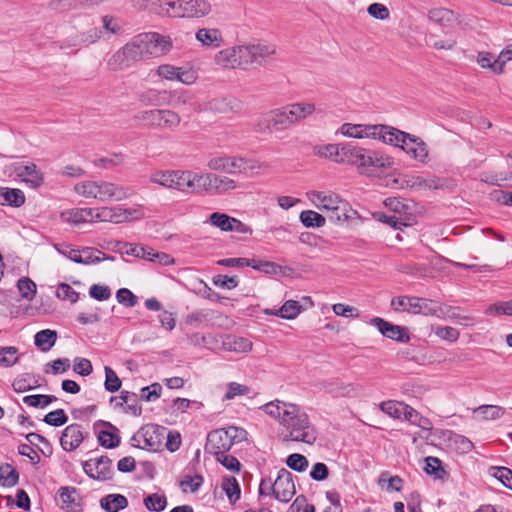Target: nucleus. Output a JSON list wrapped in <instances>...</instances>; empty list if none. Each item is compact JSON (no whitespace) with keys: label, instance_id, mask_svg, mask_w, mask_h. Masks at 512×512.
I'll use <instances>...</instances> for the list:
<instances>
[{"label":"nucleus","instance_id":"nucleus-1","mask_svg":"<svg viewBox=\"0 0 512 512\" xmlns=\"http://www.w3.org/2000/svg\"><path fill=\"white\" fill-rule=\"evenodd\" d=\"M262 409L278 420L283 441L303 442L309 445L316 441L317 431L310 423L307 413L299 406L275 400L265 404Z\"/></svg>","mask_w":512,"mask_h":512},{"label":"nucleus","instance_id":"nucleus-2","mask_svg":"<svg viewBox=\"0 0 512 512\" xmlns=\"http://www.w3.org/2000/svg\"><path fill=\"white\" fill-rule=\"evenodd\" d=\"M73 191L80 197L99 202H120L128 198L129 188L105 180H83L77 182Z\"/></svg>","mask_w":512,"mask_h":512},{"label":"nucleus","instance_id":"nucleus-3","mask_svg":"<svg viewBox=\"0 0 512 512\" xmlns=\"http://www.w3.org/2000/svg\"><path fill=\"white\" fill-rule=\"evenodd\" d=\"M344 163L358 166L363 174H370L375 168H390L394 164L391 157L370 149L351 144L343 145Z\"/></svg>","mask_w":512,"mask_h":512},{"label":"nucleus","instance_id":"nucleus-4","mask_svg":"<svg viewBox=\"0 0 512 512\" xmlns=\"http://www.w3.org/2000/svg\"><path fill=\"white\" fill-rule=\"evenodd\" d=\"M308 199L319 210L326 211L331 222H339L348 218V203L334 192L309 191Z\"/></svg>","mask_w":512,"mask_h":512},{"label":"nucleus","instance_id":"nucleus-5","mask_svg":"<svg viewBox=\"0 0 512 512\" xmlns=\"http://www.w3.org/2000/svg\"><path fill=\"white\" fill-rule=\"evenodd\" d=\"M388 137L391 138V141H386L385 144L400 147L407 154L411 155L415 160L422 163L426 162L428 158V149L425 142L420 138L398 130L394 127H390Z\"/></svg>","mask_w":512,"mask_h":512},{"label":"nucleus","instance_id":"nucleus-6","mask_svg":"<svg viewBox=\"0 0 512 512\" xmlns=\"http://www.w3.org/2000/svg\"><path fill=\"white\" fill-rule=\"evenodd\" d=\"M244 430L230 426L227 429H216L207 435L205 451L213 456L228 452L235 441H241Z\"/></svg>","mask_w":512,"mask_h":512},{"label":"nucleus","instance_id":"nucleus-7","mask_svg":"<svg viewBox=\"0 0 512 512\" xmlns=\"http://www.w3.org/2000/svg\"><path fill=\"white\" fill-rule=\"evenodd\" d=\"M393 310L406 311L412 314H423L426 316H440L442 308L433 300L416 296H398L391 300Z\"/></svg>","mask_w":512,"mask_h":512},{"label":"nucleus","instance_id":"nucleus-8","mask_svg":"<svg viewBox=\"0 0 512 512\" xmlns=\"http://www.w3.org/2000/svg\"><path fill=\"white\" fill-rule=\"evenodd\" d=\"M134 118L139 122L160 130L175 131L181 124V116L170 109L143 110L138 112Z\"/></svg>","mask_w":512,"mask_h":512},{"label":"nucleus","instance_id":"nucleus-9","mask_svg":"<svg viewBox=\"0 0 512 512\" xmlns=\"http://www.w3.org/2000/svg\"><path fill=\"white\" fill-rule=\"evenodd\" d=\"M282 107L262 113L253 122V131L258 134H275L290 128Z\"/></svg>","mask_w":512,"mask_h":512},{"label":"nucleus","instance_id":"nucleus-10","mask_svg":"<svg viewBox=\"0 0 512 512\" xmlns=\"http://www.w3.org/2000/svg\"><path fill=\"white\" fill-rule=\"evenodd\" d=\"M144 216L140 208H122L103 206L92 208V220L120 224L141 219Z\"/></svg>","mask_w":512,"mask_h":512},{"label":"nucleus","instance_id":"nucleus-11","mask_svg":"<svg viewBox=\"0 0 512 512\" xmlns=\"http://www.w3.org/2000/svg\"><path fill=\"white\" fill-rule=\"evenodd\" d=\"M391 126L387 125H365V124H352V123H344L340 127V133L347 137L352 138H372L381 140L383 143L386 141H391V138L388 137V133L390 131Z\"/></svg>","mask_w":512,"mask_h":512},{"label":"nucleus","instance_id":"nucleus-12","mask_svg":"<svg viewBox=\"0 0 512 512\" xmlns=\"http://www.w3.org/2000/svg\"><path fill=\"white\" fill-rule=\"evenodd\" d=\"M164 438L165 428L154 424H147L141 427L131 440L137 448L156 451L161 447Z\"/></svg>","mask_w":512,"mask_h":512},{"label":"nucleus","instance_id":"nucleus-13","mask_svg":"<svg viewBox=\"0 0 512 512\" xmlns=\"http://www.w3.org/2000/svg\"><path fill=\"white\" fill-rule=\"evenodd\" d=\"M144 45L146 55L159 56L170 51L172 41L169 36L160 35L156 32L139 34Z\"/></svg>","mask_w":512,"mask_h":512},{"label":"nucleus","instance_id":"nucleus-14","mask_svg":"<svg viewBox=\"0 0 512 512\" xmlns=\"http://www.w3.org/2000/svg\"><path fill=\"white\" fill-rule=\"evenodd\" d=\"M83 469L91 478L100 481L110 480L113 477L112 461L107 456L85 461Z\"/></svg>","mask_w":512,"mask_h":512},{"label":"nucleus","instance_id":"nucleus-15","mask_svg":"<svg viewBox=\"0 0 512 512\" xmlns=\"http://www.w3.org/2000/svg\"><path fill=\"white\" fill-rule=\"evenodd\" d=\"M275 499L281 502H289L295 495V485L292 474L285 468L278 471L274 480Z\"/></svg>","mask_w":512,"mask_h":512},{"label":"nucleus","instance_id":"nucleus-16","mask_svg":"<svg viewBox=\"0 0 512 512\" xmlns=\"http://www.w3.org/2000/svg\"><path fill=\"white\" fill-rule=\"evenodd\" d=\"M284 113L288 119L290 127L297 123L303 122L309 116L315 113L316 106L311 102H296L282 106Z\"/></svg>","mask_w":512,"mask_h":512},{"label":"nucleus","instance_id":"nucleus-17","mask_svg":"<svg viewBox=\"0 0 512 512\" xmlns=\"http://www.w3.org/2000/svg\"><path fill=\"white\" fill-rule=\"evenodd\" d=\"M370 324L378 329V331L385 337L407 343L410 341V336L405 327L394 325L380 317H374L370 320Z\"/></svg>","mask_w":512,"mask_h":512},{"label":"nucleus","instance_id":"nucleus-18","mask_svg":"<svg viewBox=\"0 0 512 512\" xmlns=\"http://www.w3.org/2000/svg\"><path fill=\"white\" fill-rule=\"evenodd\" d=\"M16 175L31 188H38L44 183V176L35 163L27 162L15 167Z\"/></svg>","mask_w":512,"mask_h":512},{"label":"nucleus","instance_id":"nucleus-19","mask_svg":"<svg viewBox=\"0 0 512 512\" xmlns=\"http://www.w3.org/2000/svg\"><path fill=\"white\" fill-rule=\"evenodd\" d=\"M243 163L244 160L242 158L217 156L208 160L207 167L212 171H222L234 174L242 171Z\"/></svg>","mask_w":512,"mask_h":512},{"label":"nucleus","instance_id":"nucleus-20","mask_svg":"<svg viewBox=\"0 0 512 512\" xmlns=\"http://www.w3.org/2000/svg\"><path fill=\"white\" fill-rule=\"evenodd\" d=\"M84 438L85 434L82 426L80 424H70L63 430L60 444L65 451H73L81 445Z\"/></svg>","mask_w":512,"mask_h":512},{"label":"nucleus","instance_id":"nucleus-21","mask_svg":"<svg viewBox=\"0 0 512 512\" xmlns=\"http://www.w3.org/2000/svg\"><path fill=\"white\" fill-rule=\"evenodd\" d=\"M238 188L235 180L217 174L210 173L208 182V194L218 195Z\"/></svg>","mask_w":512,"mask_h":512},{"label":"nucleus","instance_id":"nucleus-22","mask_svg":"<svg viewBox=\"0 0 512 512\" xmlns=\"http://www.w3.org/2000/svg\"><path fill=\"white\" fill-rule=\"evenodd\" d=\"M427 16L431 22L445 28L452 27L457 22L454 11L444 7L431 8Z\"/></svg>","mask_w":512,"mask_h":512},{"label":"nucleus","instance_id":"nucleus-23","mask_svg":"<svg viewBox=\"0 0 512 512\" xmlns=\"http://www.w3.org/2000/svg\"><path fill=\"white\" fill-rule=\"evenodd\" d=\"M205 109L214 113H229L240 109V103L234 98H214L206 103Z\"/></svg>","mask_w":512,"mask_h":512},{"label":"nucleus","instance_id":"nucleus-24","mask_svg":"<svg viewBox=\"0 0 512 512\" xmlns=\"http://www.w3.org/2000/svg\"><path fill=\"white\" fill-rule=\"evenodd\" d=\"M208 0H184L185 18H202L211 12Z\"/></svg>","mask_w":512,"mask_h":512},{"label":"nucleus","instance_id":"nucleus-25","mask_svg":"<svg viewBox=\"0 0 512 512\" xmlns=\"http://www.w3.org/2000/svg\"><path fill=\"white\" fill-rule=\"evenodd\" d=\"M195 38L207 47L218 48L223 43L222 33L216 28H200L197 30Z\"/></svg>","mask_w":512,"mask_h":512},{"label":"nucleus","instance_id":"nucleus-26","mask_svg":"<svg viewBox=\"0 0 512 512\" xmlns=\"http://www.w3.org/2000/svg\"><path fill=\"white\" fill-rule=\"evenodd\" d=\"M114 257L106 255L104 252L94 247H83L78 251L77 263L83 265L96 264L104 260H113Z\"/></svg>","mask_w":512,"mask_h":512},{"label":"nucleus","instance_id":"nucleus-27","mask_svg":"<svg viewBox=\"0 0 512 512\" xmlns=\"http://www.w3.org/2000/svg\"><path fill=\"white\" fill-rule=\"evenodd\" d=\"M324 390L334 397H350L356 394V387L340 380L328 381L323 384Z\"/></svg>","mask_w":512,"mask_h":512},{"label":"nucleus","instance_id":"nucleus-28","mask_svg":"<svg viewBox=\"0 0 512 512\" xmlns=\"http://www.w3.org/2000/svg\"><path fill=\"white\" fill-rule=\"evenodd\" d=\"M344 144H325L314 147V153L319 157L332 160L336 163H344Z\"/></svg>","mask_w":512,"mask_h":512},{"label":"nucleus","instance_id":"nucleus-29","mask_svg":"<svg viewBox=\"0 0 512 512\" xmlns=\"http://www.w3.org/2000/svg\"><path fill=\"white\" fill-rule=\"evenodd\" d=\"M128 506V499L121 494H108L100 499V507L107 512H119Z\"/></svg>","mask_w":512,"mask_h":512},{"label":"nucleus","instance_id":"nucleus-30","mask_svg":"<svg viewBox=\"0 0 512 512\" xmlns=\"http://www.w3.org/2000/svg\"><path fill=\"white\" fill-rule=\"evenodd\" d=\"M223 348L236 353H246L252 349V342L245 337L228 335L223 340Z\"/></svg>","mask_w":512,"mask_h":512},{"label":"nucleus","instance_id":"nucleus-31","mask_svg":"<svg viewBox=\"0 0 512 512\" xmlns=\"http://www.w3.org/2000/svg\"><path fill=\"white\" fill-rule=\"evenodd\" d=\"M168 92L165 90L149 89L139 96V101L145 106H161L166 104Z\"/></svg>","mask_w":512,"mask_h":512},{"label":"nucleus","instance_id":"nucleus-32","mask_svg":"<svg viewBox=\"0 0 512 512\" xmlns=\"http://www.w3.org/2000/svg\"><path fill=\"white\" fill-rule=\"evenodd\" d=\"M24 202L25 196L20 189L0 188V205L20 207Z\"/></svg>","mask_w":512,"mask_h":512},{"label":"nucleus","instance_id":"nucleus-33","mask_svg":"<svg viewBox=\"0 0 512 512\" xmlns=\"http://www.w3.org/2000/svg\"><path fill=\"white\" fill-rule=\"evenodd\" d=\"M160 13L168 17L185 18L184 0H161Z\"/></svg>","mask_w":512,"mask_h":512},{"label":"nucleus","instance_id":"nucleus-34","mask_svg":"<svg viewBox=\"0 0 512 512\" xmlns=\"http://www.w3.org/2000/svg\"><path fill=\"white\" fill-rule=\"evenodd\" d=\"M505 413V408L498 405H481L474 409V414L484 421L500 419Z\"/></svg>","mask_w":512,"mask_h":512},{"label":"nucleus","instance_id":"nucleus-35","mask_svg":"<svg viewBox=\"0 0 512 512\" xmlns=\"http://www.w3.org/2000/svg\"><path fill=\"white\" fill-rule=\"evenodd\" d=\"M57 332L50 329H44L37 332L34 336L35 345L43 352L49 351L56 343Z\"/></svg>","mask_w":512,"mask_h":512},{"label":"nucleus","instance_id":"nucleus-36","mask_svg":"<svg viewBox=\"0 0 512 512\" xmlns=\"http://www.w3.org/2000/svg\"><path fill=\"white\" fill-rule=\"evenodd\" d=\"M122 49L124 50V54L131 63L147 56L140 35L136 36L130 43H127Z\"/></svg>","mask_w":512,"mask_h":512},{"label":"nucleus","instance_id":"nucleus-37","mask_svg":"<svg viewBox=\"0 0 512 512\" xmlns=\"http://www.w3.org/2000/svg\"><path fill=\"white\" fill-rule=\"evenodd\" d=\"M214 61L217 65L224 68H238L236 47L220 50L215 54Z\"/></svg>","mask_w":512,"mask_h":512},{"label":"nucleus","instance_id":"nucleus-38","mask_svg":"<svg viewBox=\"0 0 512 512\" xmlns=\"http://www.w3.org/2000/svg\"><path fill=\"white\" fill-rule=\"evenodd\" d=\"M424 471L436 480H445L448 477V472L437 457L429 456L425 458Z\"/></svg>","mask_w":512,"mask_h":512},{"label":"nucleus","instance_id":"nucleus-39","mask_svg":"<svg viewBox=\"0 0 512 512\" xmlns=\"http://www.w3.org/2000/svg\"><path fill=\"white\" fill-rule=\"evenodd\" d=\"M119 399L121 402L119 405L126 404V412L133 414L134 416H140L142 408L138 403V395L129 391H122Z\"/></svg>","mask_w":512,"mask_h":512},{"label":"nucleus","instance_id":"nucleus-40","mask_svg":"<svg viewBox=\"0 0 512 512\" xmlns=\"http://www.w3.org/2000/svg\"><path fill=\"white\" fill-rule=\"evenodd\" d=\"M38 386V380L29 373L17 376L12 383V387L17 393H23Z\"/></svg>","mask_w":512,"mask_h":512},{"label":"nucleus","instance_id":"nucleus-41","mask_svg":"<svg viewBox=\"0 0 512 512\" xmlns=\"http://www.w3.org/2000/svg\"><path fill=\"white\" fill-rule=\"evenodd\" d=\"M426 44L435 50H453L457 44L453 38L442 39L438 35L430 33L426 36Z\"/></svg>","mask_w":512,"mask_h":512},{"label":"nucleus","instance_id":"nucleus-42","mask_svg":"<svg viewBox=\"0 0 512 512\" xmlns=\"http://www.w3.org/2000/svg\"><path fill=\"white\" fill-rule=\"evenodd\" d=\"M62 219L73 224H80L92 220V208L72 209L61 214Z\"/></svg>","mask_w":512,"mask_h":512},{"label":"nucleus","instance_id":"nucleus-43","mask_svg":"<svg viewBox=\"0 0 512 512\" xmlns=\"http://www.w3.org/2000/svg\"><path fill=\"white\" fill-rule=\"evenodd\" d=\"M476 61L482 68L490 69L496 74H502L504 72L500 62H498V57L493 59V56L490 52H479L477 54Z\"/></svg>","mask_w":512,"mask_h":512},{"label":"nucleus","instance_id":"nucleus-44","mask_svg":"<svg viewBox=\"0 0 512 512\" xmlns=\"http://www.w3.org/2000/svg\"><path fill=\"white\" fill-rule=\"evenodd\" d=\"M300 221L307 228H319L325 225V217L313 210H306L300 213Z\"/></svg>","mask_w":512,"mask_h":512},{"label":"nucleus","instance_id":"nucleus-45","mask_svg":"<svg viewBox=\"0 0 512 512\" xmlns=\"http://www.w3.org/2000/svg\"><path fill=\"white\" fill-rule=\"evenodd\" d=\"M484 313L487 316H512V299L508 301H498L486 307Z\"/></svg>","mask_w":512,"mask_h":512},{"label":"nucleus","instance_id":"nucleus-46","mask_svg":"<svg viewBox=\"0 0 512 512\" xmlns=\"http://www.w3.org/2000/svg\"><path fill=\"white\" fill-rule=\"evenodd\" d=\"M303 310V307L296 300H287L278 309L279 317L287 320L295 319Z\"/></svg>","mask_w":512,"mask_h":512},{"label":"nucleus","instance_id":"nucleus-47","mask_svg":"<svg viewBox=\"0 0 512 512\" xmlns=\"http://www.w3.org/2000/svg\"><path fill=\"white\" fill-rule=\"evenodd\" d=\"M19 480V474L11 465L4 464L0 466V485L13 487Z\"/></svg>","mask_w":512,"mask_h":512},{"label":"nucleus","instance_id":"nucleus-48","mask_svg":"<svg viewBox=\"0 0 512 512\" xmlns=\"http://www.w3.org/2000/svg\"><path fill=\"white\" fill-rule=\"evenodd\" d=\"M235 47L239 69H245L248 65L255 63L251 45H241Z\"/></svg>","mask_w":512,"mask_h":512},{"label":"nucleus","instance_id":"nucleus-49","mask_svg":"<svg viewBox=\"0 0 512 512\" xmlns=\"http://www.w3.org/2000/svg\"><path fill=\"white\" fill-rule=\"evenodd\" d=\"M57 398L53 395L35 394L23 398V403L34 408H45Z\"/></svg>","mask_w":512,"mask_h":512},{"label":"nucleus","instance_id":"nucleus-50","mask_svg":"<svg viewBox=\"0 0 512 512\" xmlns=\"http://www.w3.org/2000/svg\"><path fill=\"white\" fill-rule=\"evenodd\" d=\"M144 505L149 511L160 512L167 506V498L165 495L153 493L144 499Z\"/></svg>","mask_w":512,"mask_h":512},{"label":"nucleus","instance_id":"nucleus-51","mask_svg":"<svg viewBox=\"0 0 512 512\" xmlns=\"http://www.w3.org/2000/svg\"><path fill=\"white\" fill-rule=\"evenodd\" d=\"M222 489L225 491L229 501L235 503L240 498V486L234 477H226L222 483Z\"/></svg>","mask_w":512,"mask_h":512},{"label":"nucleus","instance_id":"nucleus-52","mask_svg":"<svg viewBox=\"0 0 512 512\" xmlns=\"http://www.w3.org/2000/svg\"><path fill=\"white\" fill-rule=\"evenodd\" d=\"M253 56L255 59V63H261V60H264L271 55L275 54L276 48L272 44L265 43H257L251 45Z\"/></svg>","mask_w":512,"mask_h":512},{"label":"nucleus","instance_id":"nucleus-53","mask_svg":"<svg viewBox=\"0 0 512 512\" xmlns=\"http://www.w3.org/2000/svg\"><path fill=\"white\" fill-rule=\"evenodd\" d=\"M192 182L194 183V194L208 193V182L210 173H199L190 170Z\"/></svg>","mask_w":512,"mask_h":512},{"label":"nucleus","instance_id":"nucleus-54","mask_svg":"<svg viewBox=\"0 0 512 512\" xmlns=\"http://www.w3.org/2000/svg\"><path fill=\"white\" fill-rule=\"evenodd\" d=\"M18 349L13 346L0 347V366L11 367L17 363Z\"/></svg>","mask_w":512,"mask_h":512},{"label":"nucleus","instance_id":"nucleus-55","mask_svg":"<svg viewBox=\"0 0 512 512\" xmlns=\"http://www.w3.org/2000/svg\"><path fill=\"white\" fill-rule=\"evenodd\" d=\"M380 408L387 415L400 419L404 413L403 409H406V404L398 401H385L380 405Z\"/></svg>","mask_w":512,"mask_h":512},{"label":"nucleus","instance_id":"nucleus-56","mask_svg":"<svg viewBox=\"0 0 512 512\" xmlns=\"http://www.w3.org/2000/svg\"><path fill=\"white\" fill-rule=\"evenodd\" d=\"M62 508H72L76 503L77 491L74 487H61L58 491Z\"/></svg>","mask_w":512,"mask_h":512},{"label":"nucleus","instance_id":"nucleus-57","mask_svg":"<svg viewBox=\"0 0 512 512\" xmlns=\"http://www.w3.org/2000/svg\"><path fill=\"white\" fill-rule=\"evenodd\" d=\"M441 314H444V312L442 311ZM445 315L448 319L459 325L468 327L475 324V319L472 316L460 314L457 308L449 307L445 312Z\"/></svg>","mask_w":512,"mask_h":512},{"label":"nucleus","instance_id":"nucleus-58","mask_svg":"<svg viewBox=\"0 0 512 512\" xmlns=\"http://www.w3.org/2000/svg\"><path fill=\"white\" fill-rule=\"evenodd\" d=\"M233 219L234 217L220 212H214L209 217V221L213 226L225 232H229L228 230L232 224Z\"/></svg>","mask_w":512,"mask_h":512},{"label":"nucleus","instance_id":"nucleus-59","mask_svg":"<svg viewBox=\"0 0 512 512\" xmlns=\"http://www.w3.org/2000/svg\"><path fill=\"white\" fill-rule=\"evenodd\" d=\"M18 290L21 296L27 300H32L36 294V284L29 278L23 277L18 280Z\"/></svg>","mask_w":512,"mask_h":512},{"label":"nucleus","instance_id":"nucleus-60","mask_svg":"<svg viewBox=\"0 0 512 512\" xmlns=\"http://www.w3.org/2000/svg\"><path fill=\"white\" fill-rule=\"evenodd\" d=\"M104 371H105V382H104L105 389L109 392L118 391L121 387V380L119 379V377L117 376L115 371L109 366H105Z\"/></svg>","mask_w":512,"mask_h":512},{"label":"nucleus","instance_id":"nucleus-61","mask_svg":"<svg viewBox=\"0 0 512 512\" xmlns=\"http://www.w3.org/2000/svg\"><path fill=\"white\" fill-rule=\"evenodd\" d=\"M248 263L249 264L247 267H252L253 269L264 272L266 274H276L280 269V266L269 261L248 259Z\"/></svg>","mask_w":512,"mask_h":512},{"label":"nucleus","instance_id":"nucleus-62","mask_svg":"<svg viewBox=\"0 0 512 512\" xmlns=\"http://www.w3.org/2000/svg\"><path fill=\"white\" fill-rule=\"evenodd\" d=\"M87 43V38L83 33L75 32L70 36L66 37L62 41L59 42L60 49H70L81 46L82 44Z\"/></svg>","mask_w":512,"mask_h":512},{"label":"nucleus","instance_id":"nucleus-63","mask_svg":"<svg viewBox=\"0 0 512 512\" xmlns=\"http://www.w3.org/2000/svg\"><path fill=\"white\" fill-rule=\"evenodd\" d=\"M197 80V73L193 69L176 67L174 81H179L185 85H191Z\"/></svg>","mask_w":512,"mask_h":512},{"label":"nucleus","instance_id":"nucleus-64","mask_svg":"<svg viewBox=\"0 0 512 512\" xmlns=\"http://www.w3.org/2000/svg\"><path fill=\"white\" fill-rule=\"evenodd\" d=\"M43 421L50 426L59 427L68 421V417L63 409H57L46 414Z\"/></svg>","mask_w":512,"mask_h":512}]
</instances>
